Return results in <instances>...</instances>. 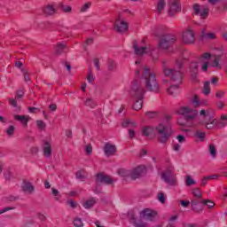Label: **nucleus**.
Returning <instances> with one entry per match:
<instances>
[{
	"label": "nucleus",
	"instance_id": "nucleus-57",
	"mask_svg": "<svg viewBox=\"0 0 227 227\" xmlns=\"http://www.w3.org/2000/svg\"><path fill=\"white\" fill-rule=\"evenodd\" d=\"M181 205L185 208L191 205V202L189 200H181Z\"/></svg>",
	"mask_w": 227,
	"mask_h": 227
},
{
	"label": "nucleus",
	"instance_id": "nucleus-2",
	"mask_svg": "<svg viewBox=\"0 0 227 227\" xmlns=\"http://www.w3.org/2000/svg\"><path fill=\"white\" fill-rule=\"evenodd\" d=\"M178 113L184 116L186 127H196L200 123V125H203L206 129H223V127L227 125V116L222 115L220 120H217L215 118V112L212 108L200 110L199 120L196 119L198 118V110L192 109L190 106H181Z\"/></svg>",
	"mask_w": 227,
	"mask_h": 227
},
{
	"label": "nucleus",
	"instance_id": "nucleus-54",
	"mask_svg": "<svg viewBox=\"0 0 227 227\" xmlns=\"http://www.w3.org/2000/svg\"><path fill=\"white\" fill-rule=\"evenodd\" d=\"M9 210H13V207H4L3 209H0V215L4 214V213L8 212Z\"/></svg>",
	"mask_w": 227,
	"mask_h": 227
},
{
	"label": "nucleus",
	"instance_id": "nucleus-55",
	"mask_svg": "<svg viewBox=\"0 0 227 227\" xmlns=\"http://www.w3.org/2000/svg\"><path fill=\"white\" fill-rule=\"evenodd\" d=\"M128 132H129V137L132 139L133 137H136V131H134V129H129V130H128Z\"/></svg>",
	"mask_w": 227,
	"mask_h": 227
},
{
	"label": "nucleus",
	"instance_id": "nucleus-62",
	"mask_svg": "<svg viewBox=\"0 0 227 227\" xmlns=\"http://www.w3.org/2000/svg\"><path fill=\"white\" fill-rule=\"evenodd\" d=\"M94 65H95L97 70H100V66L98 65V59H94Z\"/></svg>",
	"mask_w": 227,
	"mask_h": 227
},
{
	"label": "nucleus",
	"instance_id": "nucleus-36",
	"mask_svg": "<svg viewBox=\"0 0 227 227\" xmlns=\"http://www.w3.org/2000/svg\"><path fill=\"white\" fill-rule=\"evenodd\" d=\"M208 152L213 159L217 157V150H215V145H214V144L209 145Z\"/></svg>",
	"mask_w": 227,
	"mask_h": 227
},
{
	"label": "nucleus",
	"instance_id": "nucleus-64",
	"mask_svg": "<svg viewBox=\"0 0 227 227\" xmlns=\"http://www.w3.org/2000/svg\"><path fill=\"white\" fill-rule=\"evenodd\" d=\"M58 108V106L56 105H50V110L51 111H56V109Z\"/></svg>",
	"mask_w": 227,
	"mask_h": 227
},
{
	"label": "nucleus",
	"instance_id": "nucleus-42",
	"mask_svg": "<svg viewBox=\"0 0 227 227\" xmlns=\"http://www.w3.org/2000/svg\"><path fill=\"white\" fill-rule=\"evenodd\" d=\"M87 81L89 84H93V82H95V76L93 75V73L90 72L88 74Z\"/></svg>",
	"mask_w": 227,
	"mask_h": 227
},
{
	"label": "nucleus",
	"instance_id": "nucleus-53",
	"mask_svg": "<svg viewBox=\"0 0 227 227\" xmlns=\"http://www.w3.org/2000/svg\"><path fill=\"white\" fill-rule=\"evenodd\" d=\"M208 180H210V179L208 178V176L203 177L202 180H201L200 185H202V186L207 185V184H208Z\"/></svg>",
	"mask_w": 227,
	"mask_h": 227
},
{
	"label": "nucleus",
	"instance_id": "nucleus-43",
	"mask_svg": "<svg viewBox=\"0 0 227 227\" xmlns=\"http://www.w3.org/2000/svg\"><path fill=\"white\" fill-rule=\"evenodd\" d=\"M74 225L76 227H82L84 226V223H82V220H81V218H75L74 220Z\"/></svg>",
	"mask_w": 227,
	"mask_h": 227
},
{
	"label": "nucleus",
	"instance_id": "nucleus-52",
	"mask_svg": "<svg viewBox=\"0 0 227 227\" xmlns=\"http://www.w3.org/2000/svg\"><path fill=\"white\" fill-rule=\"evenodd\" d=\"M145 116H147V118H155L157 116V113H155V112H147L145 114Z\"/></svg>",
	"mask_w": 227,
	"mask_h": 227
},
{
	"label": "nucleus",
	"instance_id": "nucleus-37",
	"mask_svg": "<svg viewBox=\"0 0 227 227\" xmlns=\"http://www.w3.org/2000/svg\"><path fill=\"white\" fill-rule=\"evenodd\" d=\"M185 183L187 187H191V185H196V181L192 178V176L189 175L185 176Z\"/></svg>",
	"mask_w": 227,
	"mask_h": 227
},
{
	"label": "nucleus",
	"instance_id": "nucleus-14",
	"mask_svg": "<svg viewBox=\"0 0 227 227\" xmlns=\"http://www.w3.org/2000/svg\"><path fill=\"white\" fill-rule=\"evenodd\" d=\"M182 11L180 6V0H169L168 1V15L173 17L176 13Z\"/></svg>",
	"mask_w": 227,
	"mask_h": 227
},
{
	"label": "nucleus",
	"instance_id": "nucleus-31",
	"mask_svg": "<svg viewBox=\"0 0 227 227\" xmlns=\"http://www.w3.org/2000/svg\"><path fill=\"white\" fill-rule=\"evenodd\" d=\"M84 106L86 107H90V109H94V107L97 106V103L95 102V100H93V98H87L84 101Z\"/></svg>",
	"mask_w": 227,
	"mask_h": 227
},
{
	"label": "nucleus",
	"instance_id": "nucleus-22",
	"mask_svg": "<svg viewBox=\"0 0 227 227\" xmlns=\"http://www.w3.org/2000/svg\"><path fill=\"white\" fill-rule=\"evenodd\" d=\"M201 38L202 40H215L217 38V33L215 32H205L202 30L201 32Z\"/></svg>",
	"mask_w": 227,
	"mask_h": 227
},
{
	"label": "nucleus",
	"instance_id": "nucleus-26",
	"mask_svg": "<svg viewBox=\"0 0 227 227\" xmlns=\"http://www.w3.org/2000/svg\"><path fill=\"white\" fill-rule=\"evenodd\" d=\"M153 128L151 126H143L141 129V134L142 136L148 137V136H152V134H153Z\"/></svg>",
	"mask_w": 227,
	"mask_h": 227
},
{
	"label": "nucleus",
	"instance_id": "nucleus-45",
	"mask_svg": "<svg viewBox=\"0 0 227 227\" xmlns=\"http://www.w3.org/2000/svg\"><path fill=\"white\" fill-rule=\"evenodd\" d=\"M202 204L207 205V207H208V208H214V207L215 205L214 203V201H212V200H202Z\"/></svg>",
	"mask_w": 227,
	"mask_h": 227
},
{
	"label": "nucleus",
	"instance_id": "nucleus-48",
	"mask_svg": "<svg viewBox=\"0 0 227 227\" xmlns=\"http://www.w3.org/2000/svg\"><path fill=\"white\" fill-rule=\"evenodd\" d=\"M61 10L65 12V13H70L72 12V7L69 5H61Z\"/></svg>",
	"mask_w": 227,
	"mask_h": 227
},
{
	"label": "nucleus",
	"instance_id": "nucleus-58",
	"mask_svg": "<svg viewBox=\"0 0 227 227\" xmlns=\"http://www.w3.org/2000/svg\"><path fill=\"white\" fill-rule=\"evenodd\" d=\"M219 82V80L215 77L211 78V84H214L215 86Z\"/></svg>",
	"mask_w": 227,
	"mask_h": 227
},
{
	"label": "nucleus",
	"instance_id": "nucleus-50",
	"mask_svg": "<svg viewBox=\"0 0 227 227\" xmlns=\"http://www.w3.org/2000/svg\"><path fill=\"white\" fill-rule=\"evenodd\" d=\"M13 132H15V127L10 126L9 129L6 130V134L8 136H13Z\"/></svg>",
	"mask_w": 227,
	"mask_h": 227
},
{
	"label": "nucleus",
	"instance_id": "nucleus-51",
	"mask_svg": "<svg viewBox=\"0 0 227 227\" xmlns=\"http://www.w3.org/2000/svg\"><path fill=\"white\" fill-rule=\"evenodd\" d=\"M22 97H24V90L20 89V90L17 91L16 98H17V99L22 98Z\"/></svg>",
	"mask_w": 227,
	"mask_h": 227
},
{
	"label": "nucleus",
	"instance_id": "nucleus-17",
	"mask_svg": "<svg viewBox=\"0 0 227 227\" xmlns=\"http://www.w3.org/2000/svg\"><path fill=\"white\" fill-rule=\"evenodd\" d=\"M192 102L194 107H200L201 106H208V104H209L208 99L200 98V96H198V95H195L192 98Z\"/></svg>",
	"mask_w": 227,
	"mask_h": 227
},
{
	"label": "nucleus",
	"instance_id": "nucleus-3",
	"mask_svg": "<svg viewBox=\"0 0 227 227\" xmlns=\"http://www.w3.org/2000/svg\"><path fill=\"white\" fill-rule=\"evenodd\" d=\"M182 67H184V60L177 59L176 61L174 68H168L166 66H163V74L165 77H168L172 82H176V84L171 85L167 91L168 95H172L176 97L180 93L179 84H182V79H184V74H182Z\"/></svg>",
	"mask_w": 227,
	"mask_h": 227
},
{
	"label": "nucleus",
	"instance_id": "nucleus-25",
	"mask_svg": "<svg viewBox=\"0 0 227 227\" xmlns=\"http://www.w3.org/2000/svg\"><path fill=\"white\" fill-rule=\"evenodd\" d=\"M22 189L25 192H27L28 194H31L35 191V186L27 181L23 182Z\"/></svg>",
	"mask_w": 227,
	"mask_h": 227
},
{
	"label": "nucleus",
	"instance_id": "nucleus-61",
	"mask_svg": "<svg viewBox=\"0 0 227 227\" xmlns=\"http://www.w3.org/2000/svg\"><path fill=\"white\" fill-rule=\"evenodd\" d=\"M207 178H209V180H217V178H219V176L217 175L207 176Z\"/></svg>",
	"mask_w": 227,
	"mask_h": 227
},
{
	"label": "nucleus",
	"instance_id": "nucleus-29",
	"mask_svg": "<svg viewBox=\"0 0 227 227\" xmlns=\"http://www.w3.org/2000/svg\"><path fill=\"white\" fill-rule=\"evenodd\" d=\"M95 203H97L95 198H90L83 201L82 207H85L86 209H90L91 208V207L95 205Z\"/></svg>",
	"mask_w": 227,
	"mask_h": 227
},
{
	"label": "nucleus",
	"instance_id": "nucleus-46",
	"mask_svg": "<svg viewBox=\"0 0 227 227\" xmlns=\"http://www.w3.org/2000/svg\"><path fill=\"white\" fill-rule=\"evenodd\" d=\"M157 199L160 201V203H166V197H164V193H158Z\"/></svg>",
	"mask_w": 227,
	"mask_h": 227
},
{
	"label": "nucleus",
	"instance_id": "nucleus-9",
	"mask_svg": "<svg viewBox=\"0 0 227 227\" xmlns=\"http://www.w3.org/2000/svg\"><path fill=\"white\" fill-rule=\"evenodd\" d=\"M182 40L184 43L188 44L194 43V42H196V34H194V30H192L191 27L183 32Z\"/></svg>",
	"mask_w": 227,
	"mask_h": 227
},
{
	"label": "nucleus",
	"instance_id": "nucleus-59",
	"mask_svg": "<svg viewBox=\"0 0 227 227\" xmlns=\"http://www.w3.org/2000/svg\"><path fill=\"white\" fill-rule=\"evenodd\" d=\"M223 107H224V102L219 101V102L217 103V108H218V109H223Z\"/></svg>",
	"mask_w": 227,
	"mask_h": 227
},
{
	"label": "nucleus",
	"instance_id": "nucleus-11",
	"mask_svg": "<svg viewBox=\"0 0 227 227\" xmlns=\"http://www.w3.org/2000/svg\"><path fill=\"white\" fill-rule=\"evenodd\" d=\"M193 13L200 17V19H207V17H208V7L195 4L193 5Z\"/></svg>",
	"mask_w": 227,
	"mask_h": 227
},
{
	"label": "nucleus",
	"instance_id": "nucleus-63",
	"mask_svg": "<svg viewBox=\"0 0 227 227\" xmlns=\"http://www.w3.org/2000/svg\"><path fill=\"white\" fill-rule=\"evenodd\" d=\"M176 219H178V216L176 215H173L169 218V224H171V223H174V221H176Z\"/></svg>",
	"mask_w": 227,
	"mask_h": 227
},
{
	"label": "nucleus",
	"instance_id": "nucleus-40",
	"mask_svg": "<svg viewBox=\"0 0 227 227\" xmlns=\"http://www.w3.org/2000/svg\"><path fill=\"white\" fill-rule=\"evenodd\" d=\"M36 126L39 130H44L47 127V124L43 121L39 120L36 121Z\"/></svg>",
	"mask_w": 227,
	"mask_h": 227
},
{
	"label": "nucleus",
	"instance_id": "nucleus-39",
	"mask_svg": "<svg viewBox=\"0 0 227 227\" xmlns=\"http://www.w3.org/2000/svg\"><path fill=\"white\" fill-rule=\"evenodd\" d=\"M194 136L195 137H197V139H199V141H201V142L205 141V132L197 130L195 131Z\"/></svg>",
	"mask_w": 227,
	"mask_h": 227
},
{
	"label": "nucleus",
	"instance_id": "nucleus-19",
	"mask_svg": "<svg viewBox=\"0 0 227 227\" xmlns=\"http://www.w3.org/2000/svg\"><path fill=\"white\" fill-rule=\"evenodd\" d=\"M97 182H100L101 184H111L114 180L111 178V176L104 175V174H98L97 176Z\"/></svg>",
	"mask_w": 227,
	"mask_h": 227
},
{
	"label": "nucleus",
	"instance_id": "nucleus-12",
	"mask_svg": "<svg viewBox=\"0 0 227 227\" xmlns=\"http://www.w3.org/2000/svg\"><path fill=\"white\" fill-rule=\"evenodd\" d=\"M192 194L193 196V200H192V209L195 212H198L196 210L195 205H198L200 201L203 199V193H201V190L200 188H193L192 190Z\"/></svg>",
	"mask_w": 227,
	"mask_h": 227
},
{
	"label": "nucleus",
	"instance_id": "nucleus-27",
	"mask_svg": "<svg viewBox=\"0 0 227 227\" xmlns=\"http://www.w3.org/2000/svg\"><path fill=\"white\" fill-rule=\"evenodd\" d=\"M122 127L127 129H134V127H137V122L130 119H127L122 121Z\"/></svg>",
	"mask_w": 227,
	"mask_h": 227
},
{
	"label": "nucleus",
	"instance_id": "nucleus-10",
	"mask_svg": "<svg viewBox=\"0 0 227 227\" xmlns=\"http://www.w3.org/2000/svg\"><path fill=\"white\" fill-rule=\"evenodd\" d=\"M114 27L118 33H127L129 31V23L121 17H118L114 23Z\"/></svg>",
	"mask_w": 227,
	"mask_h": 227
},
{
	"label": "nucleus",
	"instance_id": "nucleus-24",
	"mask_svg": "<svg viewBox=\"0 0 227 227\" xmlns=\"http://www.w3.org/2000/svg\"><path fill=\"white\" fill-rule=\"evenodd\" d=\"M117 173L119 176H121V178H132L131 170L127 168H119Z\"/></svg>",
	"mask_w": 227,
	"mask_h": 227
},
{
	"label": "nucleus",
	"instance_id": "nucleus-38",
	"mask_svg": "<svg viewBox=\"0 0 227 227\" xmlns=\"http://www.w3.org/2000/svg\"><path fill=\"white\" fill-rule=\"evenodd\" d=\"M90 8H91V2H87L80 7V12L82 13H86Z\"/></svg>",
	"mask_w": 227,
	"mask_h": 227
},
{
	"label": "nucleus",
	"instance_id": "nucleus-33",
	"mask_svg": "<svg viewBox=\"0 0 227 227\" xmlns=\"http://www.w3.org/2000/svg\"><path fill=\"white\" fill-rule=\"evenodd\" d=\"M43 12L46 15H53V13H56V8H54V5H47Z\"/></svg>",
	"mask_w": 227,
	"mask_h": 227
},
{
	"label": "nucleus",
	"instance_id": "nucleus-5",
	"mask_svg": "<svg viewBox=\"0 0 227 227\" xmlns=\"http://www.w3.org/2000/svg\"><path fill=\"white\" fill-rule=\"evenodd\" d=\"M171 118V115H165L163 121L159 123L155 128L160 143H166L171 137V134H173V129H171V123H169Z\"/></svg>",
	"mask_w": 227,
	"mask_h": 227
},
{
	"label": "nucleus",
	"instance_id": "nucleus-1",
	"mask_svg": "<svg viewBox=\"0 0 227 227\" xmlns=\"http://www.w3.org/2000/svg\"><path fill=\"white\" fill-rule=\"evenodd\" d=\"M135 65H137L135 77H142V80H135L131 83L129 96L134 102L133 109L139 111L143 107V98H145V93H146L145 87L154 93L159 91L160 87L157 79H155V74L150 70V67L145 66L141 60H137Z\"/></svg>",
	"mask_w": 227,
	"mask_h": 227
},
{
	"label": "nucleus",
	"instance_id": "nucleus-13",
	"mask_svg": "<svg viewBox=\"0 0 227 227\" xmlns=\"http://www.w3.org/2000/svg\"><path fill=\"white\" fill-rule=\"evenodd\" d=\"M139 217L145 219V221H153L157 217V211L151 208H145L140 211Z\"/></svg>",
	"mask_w": 227,
	"mask_h": 227
},
{
	"label": "nucleus",
	"instance_id": "nucleus-16",
	"mask_svg": "<svg viewBox=\"0 0 227 227\" xmlns=\"http://www.w3.org/2000/svg\"><path fill=\"white\" fill-rule=\"evenodd\" d=\"M42 148L44 157L52 155V142H51V140H44Z\"/></svg>",
	"mask_w": 227,
	"mask_h": 227
},
{
	"label": "nucleus",
	"instance_id": "nucleus-49",
	"mask_svg": "<svg viewBox=\"0 0 227 227\" xmlns=\"http://www.w3.org/2000/svg\"><path fill=\"white\" fill-rule=\"evenodd\" d=\"M67 205H69L71 208H76L77 201H74V200H67Z\"/></svg>",
	"mask_w": 227,
	"mask_h": 227
},
{
	"label": "nucleus",
	"instance_id": "nucleus-32",
	"mask_svg": "<svg viewBox=\"0 0 227 227\" xmlns=\"http://www.w3.org/2000/svg\"><path fill=\"white\" fill-rule=\"evenodd\" d=\"M65 49H67V43L63 42V43H59L57 44L55 51L57 54H61L63 51H65Z\"/></svg>",
	"mask_w": 227,
	"mask_h": 227
},
{
	"label": "nucleus",
	"instance_id": "nucleus-28",
	"mask_svg": "<svg viewBox=\"0 0 227 227\" xmlns=\"http://www.w3.org/2000/svg\"><path fill=\"white\" fill-rule=\"evenodd\" d=\"M130 223L136 227H148V224L141 220L136 219L135 216H131Z\"/></svg>",
	"mask_w": 227,
	"mask_h": 227
},
{
	"label": "nucleus",
	"instance_id": "nucleus-41",
	"mask_svg": "<svg viewBox=\"0 0 227 227\" xmlns=\"http://www.w3.org/2000/svg\"><path fill=\"white\" fill-rule=\"evenodd\" d=\"M85 175H86V173L84 172V170H79V171L76 173V178H77L78 180H84Z\"/></svg>",
	"mask_w": 227,
	"mask_h": 227
},
{
	"label": "nucleus",
	"instance_id": "nucleus-60",
	"mask_svg": "<svg viewBox=\"0 0 227 227\" xmlns=\"http://www.w3.org/2000/svg\"><path fill=\"white\" fill-rule=\"evenodd\" d=\"M114 61H113V60H110L109 61V66H108V68H109V70H113V68H114Z\"/></svg>",
	"mask_w": 227,
	"mask_h": 227
},
{
	"label": "nucleus",
	"instance_id": "nucleus-56",
	"mask_svg": "<svg viewBox=\"0 0 227 227\" xmlns=\"http://www.w3.org/2000/svg\"><path fill=\"white\" fill-rule=\"evenodd\" d=\"M9 104H11V106H12V107H17V100L13 99V98H9Z\"/></svg>",
	"mask_w": 227,
	"mask_h": 227
},
{
	"label": "nucleus",
	"instance_id": "nucleus-44",
	"mask_svg": "<svg viewBox=\"0 0 227 227\" xmlns=\"http://www.w3.org/2000/svg\"><path fill=\"white\" fill-rule=\"evenodd\" d=\"M224 95H226V91L223 90H218L215 92V97L217 98H223L224 97Z\"/></svg>",
	"mask_w": 227,
	"mask_h": 227
},
{
	"label": "nucleus",
	"instance_id": "nucleus-4",
	"mask_svg": "<svg viewBox=\"0 0 227 227\" xmlns=\"http://www.w3.org/2000/svg\"><path fill=\"white\" fill-rule=\"evenodd\" d=\"M212 58V54L204 53L201 58L199 59L198 62H192L190 64V72L192 75H196L198 74V68L200 67L203 70V72H207L208 70V67H212L213 68H216L217 70H221L223 68V64L220 63L221 57L215 56L213 59H211L210 64L208 65V59Z\"/></svg>",
	"mask_w": 227,
	"mask_h": 227
},
{
	"label": "nucleus",
	"instance_id": "nucleus-23",
	"mask_svg": "<svg viewBox=\"0 0 227 227\" xmlns=\"http://www.w3.org/2000/svg\"><path fill=\"white\" fill-rule=\"evenodd\" d=\"M29 115H14V119H16L17 121H20L23 127H27V121H29Z\"/></svg>",
	"mask_w": 227,
	"mask_h": 227
},
{
	"label": "nucleus",
	"instance_id": "nucleus-47",
	"mask_svg": "<svg viewBox=\"0 0 227 227\" xmlns=\"http://www.w3.org/2000/svg\"><path fill=\"white\" fill-rule=\"evenodd\" d=\"M85 153H87V155H91V153H93V147L91 146V145H85Z\"/></svg>",
	"mask_w": 227,
	"mask_h": 227
},
{
	"label": "nucleus",
	"instance_id": "nucleus-20",
	"mask_svg": "<svg viewBox=\"0 0 227 227\" xmlns=\"http://www.w3.org/2000/svg\"><path fill=\"white\" fill-rule=\"evenodd\" d=\"M176 140L178 141L179 144L175 143L174 145H173V150H174V152H180V148H182L181 145H184V143H185L186 138L183 135H178L176 137Z\"/></svg>",
	"mask_w": 227,
	"mask_h": 227
},
{
	"label": "nucleus",
	"instance_id": "nucleus-15",
	"mask_svg": "<svg viewBox=\"0 0 227 227\" xmlns=\"http://www.w3.org/2000/svg\"><path fill=\"white\" fill-rule=\"evenodd\" d=\"M146 171V167L143 165H139L134 168L131 169V179L136 180L137 178H140V176H143L145 175V172Z\"/></svg>",
	"mask_w": 227,
	"mask_h": 227
},
{
	"label": "nucleus",
	"instance_id": "nucleus-34",
	"mask_svg": "<svg viewBox=\"0 0 227 227\" xmlns=\"http://www.w3.org/2000/svg\"><path fill=\"white\" fill-rule=\"evenodd\" d=\"M210 91H211V89H210V82H204V86H203V89H202V93L204 95H210Z\"/></svg>",
	"mask_w": 227,
	"mask_h": 227
},
{
	"label": "nucleus",
	"instance_id": "nucleus-6",
	"mask_svg": "<svg viewBox=\"0 0 227 227\" xmlns=\"http://www.w3.org/2000/svg\"><path fill=\"white\" fill-rule=\"evenodd\" d=\"M161 180L168 184V185H176V176L175 175V167L171 163H168L165 167V169L160 172Z\"/></svg>",
	"mask_w": 227,
	"mask_h": 227
},
{
	"label": "nucleus",
	"instance_id": "nucleus-35",
	"mask_svg": "<svg viewBox=\"0 0 227 227\" xmlns=\"http://www.w3.org/2000/svg\"><path fill=\"white\" fill-rule=\"evenodd\" d=\"M51 194L55 199V201H60L61 200V193H59V191L56 188H51Z\"/></svg>",
	"mask_w": 227,
	"mask_h": 227
},
{
	"label": "nucleus",
	"instance_id": "nucleus-7",
	"mask_svg": "<svg viewBox=\"0 0 227 227\" xmlns=\"http://www.w3.org/2000/svg\"><path fill=\"white\" fill-rule=\"evenodd\" d=\"M133 49L137 56H145V54H147L148 56H151V58L154 61H157V59H159V51L157 50H153L152 46L143 47L134 43Z\"/></svg>",
	"mask_w": 227,
	"mask_h": 227
},
{
	"label": "nucleus",
	"instance_id": "nucleus-18",
	"mask_svg": "<svg viewBox=\"0 0 227 227\" xmlns=\"http://www.w3.org/2000/svg\"><path fill=\"white\" fill-rule=\"evenodd\" d=\"M106 157H113L116 153V145L113 144H106L104 147Z\"/></svg>",
	"mask_w": 227,
	"mask_h": 227
},
{
	"label": "nucleus",
	"instance_id": "nucleus-21",
	"mask_svg": "<svg viewBox=\"0 0 227 227\" xmlns=\"http://www.w3.org/2000/svg\"><path fill=\"white\" fill-rule=\"evenodd\" d=\"M212 52L214 53V56H219L220 59L222 56L227 55L226 47L224 46H219L216 48L212 49Z\"/></svg>",
	"mask_w": 227,
	"mask_h": 227
},
{
	"label": "nucleus",
	"instance_id": "nucleus-8",
	"mask_svg": "<svg viewBox=\"0 0 227 227\" xmlns=\"http://www.w3.org/2000/svg\"><path fill=\"white\" fill-rule=\"evenodd\" d=\"M176 42V37L171 35H162L159 41L158 49L168 51L171 47V43Z\"/></svg>",
	"mask_w": 227,
	"mask_h": 227
},
{
	"label": "nucleus",
	"instance_id": "nucleus-30",
	"mask_svg": "<svg viewBox=\"0 0 227 227\" xmlns=\"http://www.w3.org/2000/svg\"><path fill=\"white\" fill-rule=\"evenodd\" d=\"M166 8V1L165 0H160L158 2V4L156 6V12L160 15L162 13V11Z\"/></svg>",
	"mask_w": 227,
	"mask_h": 227
}]
</instances>
